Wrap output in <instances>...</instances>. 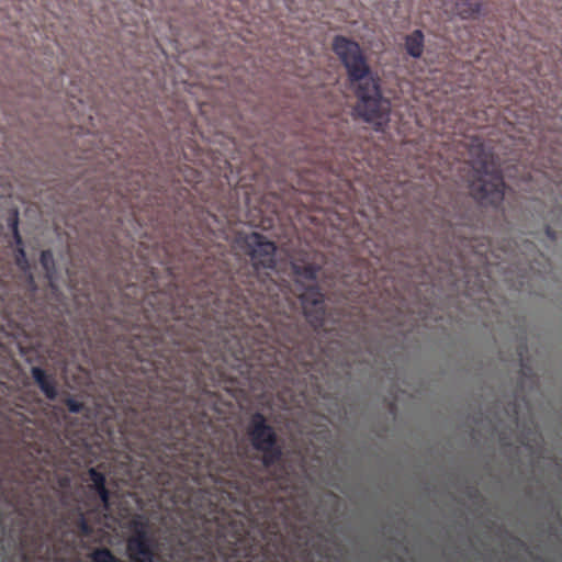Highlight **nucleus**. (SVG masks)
<instances>
[{
    "label": "nucleus",
    "mask_w": 562,
    "mask_h": 562,
    "mask_svg": "<svg viewBox=\"0 0 562 562\" xmlns=\"http://www.w3.org/2000/svg\"><path fill=\"white\" fill-rule=\"evenodd\" d=\"M30 373H32V379L35 381L36 386H38L40 392L44 393L45 398L55 401L58 395V392L56 391L55 376L46 373L45 370L40 367H32Z\"/></svg>",
    "instance_id": "obj_6"
},
{
    "label": "nucleus",
    "mask_w": 562,
    "mask_h": 562,
    "mask_svg": "<svg viewBox=\"0 0 562 562\" xmlns=\"http://www.w3.org/2000/svg\"><path fill=\"white\" fill-rule=\"evenodd\" d=\"M406 54L419 58L423 53V33L420 30H415L405 37Z\"/></svg>",
    "instance_id": "obj_10"
},
{
    "label": "nucleus",
    "mask_w": 562,
    "mask_h": 562,
    "mask_svg": "<svg viewBox=\"0 0 562 562\" xmlns=\"http://www.w3.org/2000/svg\"><path fill=\"white\" fill-rule=\"evenodd\" d=\"M246 436H248L252 450L261 453L263 468L271 469L274 464L280 463L283 458V447L278 441L274 428L268 424L262 413L256 412L249 417Z\"/></svg>",
    "instance_id": "obj_3"
},
{
    "label": "nucleus",
    "mask_w": 562,
    "mask_h": 562,
    "mask_svg": "<svg viewBox=\"0 0 562 562\" xmlns=\"http://www.w3.org/2000/svg\"><path fill=\"white\" fill-rule=\"evenodd\" d=\"M547 236H549L550 239H553V232H551L550 228H547Z\"/></svg>",
    "instance_id": "obj_21"
},
{
    "label": "nucleus",
    "mask_w": 562,
    "mask_h": 562,
    "mask_svg": "<svg viewBox=\"0 0 562 562\" xmlns=\"http://www.w3.org/2000/svg\"><path fill=\"white\" fill-rule=\"evenodd\" d=\"M132 349L136 351V341L135 340H133V342H132Z\"/></svg>",
    "instance_id": "obj_23"
},
{
    "label": "nucleus",
    "mask_w": 562,
    "mask_h": 562,
    "mask_svg": "<svg viewBox=\"0 0 562 562\" xmlns=\"http://www.w3.org/2000/svg\"><path fill=\"white\" fill-rule=\"evenodd\" d=\"M126 557L130 562H155L156 541L149 533L147 521L137 516L127 522Z\"/></svg>",
    "instance_id": "obj_4"
},
{
    "label": "nucleus",
    "mask_w": 562,
    "mask_h": 562,
    "mask_svg": "<svg viewBox=\"0 0 562 562\" xmlns=\"http://www.w3.org/2000/svg\"><path fill=\"white\" fill-rule=\"evenodd\" d=\"M88 558L91 562H122V560L114 555L111 549L106 547L95 548L89 553Z\"/></svg>",
    "instance_id": "obj_12"
},
{
    "label": "nucleus",
    "mask_w": 562,
    "mask_h": 562,
    "mask_svg": "<svg viewBox=\"0 0 562 562\" xmlns=\"http://www.w3.org/2000/svg\"><path fill=\"white\" fill-rule=\"evenodd\" d=\"M88 477L89 482H91V484H89V490L93 491L95 495H98L99 501H101L102 507H104V509H108L111 493L105 486V475L97 468H89Z\"/></svg>",
    "instance_id": "obj_7"
},
{
    "label": "nucleus",
    "mask_w": 562,
    "mask_h": 562,
    "mask_svg": "<svg viewBox=\"0 0 562 562\" xmlns=\"http://www.w3.org/2000/svg\"><path fill=\"white\" fill-rule=\"evenodd\" d=\"M10 225H11V232H13L14 243H16V245H21V243H23V240L21 239V236L19 235V232H18V217L16 216L11 218Z\"/></svg>",
    "instance_id": "obj_17"
},
{
    "label": "nucleus",
    "mask_w": 562,
    "mask_h": 562,
    "mask_svg": "<svg viewBox=\"0 0 562 562\" xmlns=\"http://www.w3.org/2000/svg\"><path fill=\"white\" fill-rule=\"evenodd\" d=\"M302 315L311 325L314 331L324 329L325 326V296L318 285L313 284L304 288L301 295Z\"/></svg>",
    "instance_id": "obj_5"
},
{
    "label": "nucleus",
    "mask_w": 562,
    "mask_h": 562,
    "mask_svg": "<svg viewBox=\"0 0 562 562\" xmlns=\"http://www.w3.org/2000/svg\"><path fill=\"white\" fill-rule=\"evenodd\" d=\"M130 179L132 180H135V186L132 187V188H127L126 189V196L130 195V196H133L134 192L139 190L140 188L144 187V181H139V176L136 173H132V176H130Z\"/></svg>",
    "instance_id": "obj_15"
},
{
    "label": "nucleus",
    "mask_w": 562,
    "mask_h": 562,
    "mask_svg": "<svg viewBox=\"0 0 562 562\" xmlns=\"http://www.w3.org/2000/svg\"><path fill=\"white\" fill-rule=\"evenodd\" d=\"M79 529L80 532H82V535L86 537H89V535L92 532V529L90 528L89 524L83 518H80L79 520Z\"/></svg>",
    "instance_id": "obj_18"
},
{
    "label": "nucleus",
    "mask_w": 562,
    "mask_h": 562,
    "mask_svg": "<svg viewBox=\"0 0 562 562\" xmlns=\"http://www.w3.org/2000/svg\"><path fill=\"white\" fill-rule=\"evenodd\" d=\"M454 13L462 20H470L479 13V0H456Z\"/></svg>",
    "instance_id": "obj_9"
},
{
    "label": "nucleus",
    "mask_w": 562,
    "mask_h": 562,
    "mask_svg": "<svg viewBox=\"0 0 562 562\" xmlns=\"http://www.w3.org/2000/svg\"><path fill=\"white\" fill-rule=\"evenodd\" d=\"M136 432H138V434L143 435V434H144V429H143V427L137 428V429H136Z\"/></svg>",
    "instance_id": "obj_22"
},
{
    "label": "nucleus",
    "mask_w": 562,
    "mask_h": 562,
    "mask_svg": "<svg viewBox=\"0 0 562 562\" xmlns=\"http://www.w3.org/2000/svg\"><path fill=\"white\" fill-rule=\"evenodd\" d=\"M40 266L44 268L48 280H52L53 276H55V259H53L52 250H42V254H40Z\"/></svg>",
    "instance_id": "obj_13"
},
{
    "label": "nucleus",
    "mask_w": 562,
    "mask_h": 562,
    "mask_svg": "<svg viewBox=\"0 0 562 562\" xmlns=\"http://www.w3.org/2000/svg\"><path fill=\"white\" fill-rule=\"evenodd\" d=\"M462 270H464V290L465 294L472 295L475 292H482L484 290V281L479 277V272L472 271L471 268L463 265L462 260H459Z\"/></svg>",
    "instance_id": "obj_8"
},
{
    "label": "nucleus",
    "mask_w": 562,
    "mask_h": 562,
    "mask_svg": "<svg viewBox=\"0 0 562 562\" xmlns=\"http://www.w3.org/2000/svg\"><path fill=\"white\" fill-rule=\"evenodd\" d=\"M333 52L345 66L349 85L355 88L356 98H358L356 111L359 116L368 123L376 125L384 123L390 113V103L382 98L379 79L372 72L362 48L356 41L337 35L333 41Z\"/></svg>",
    "instance_id": "obj_1"
},
{
    "label": "nucleus",
    "mask_w": 562,
    "mask_h": 562,
    "mask_svg": "<svg viewBox=\"0 0 562 562\" xmlns=\"http://www.w3.org/2000/svg\"><path fill=\"white\" fill-rule=\"evenodd\" d=\"M474 166L477 176L471 182V194L481 205L499 209L506 188L499 168L486 155L477 158Z\"/></svg>",
    "instance_id": "obj_2"
},
{
    "label": "nucleus",
    "mask_w": 562,
    "mask_h": 562,
    "mask_svg": "<svg viewBox=\"0 0 562 562\" xmlns=\"http://www.w3.org/2000/svg\"><path fill=\"white\" fill-rule=\"evenodd\" d=\"M161 484H164V485H165L164 491H166V492H169V491H171V490H177V484H172V483H171V482H169V481H161Z\"/></svg>",
    "instance_id": "obj_19"
},
{
    "label": "nucleus",
    "mask_w": 562,
    "mask_h": 562,
    "mask_svg": "<svg viewBox=\"0 0 562 562\" xmlns=\"http://www.w3.org/2000/svg\"><path fill=\"white\" fill-rule=\"evenodd\" d=\"M446 266H448L449 271H451V273H452L453 272V265H452V262H446ZM452 276H456V273L453 272Z\"/></svg>",
    "instance_id": "obj_20"
},
{
    "label": "nucleus",
    "mask_w": 562,
    "mask_h": 562,
    "mask_svg": "<svg viewBox=\"0 0 562 562\" xmlns=\"http://www.w3.org/2000/svg\"><path fill=\"white\" fill-rule=\"evenodd\" d=\"M16 265L18 267L22 268V270L27 268L26 254L24 252L23 248H18Z\"/></svg>",
    "instance_id": "obj_16"
},
{
    "label": "nucleus",
    "mask_w": 562,
    "mask_h": 562,
    "mask_svg": "<svg viewBox=\"0 0 562 562\" xmlns=\"http://www.w3.org/2000/svg\"><path fill=\"white\" fill-rule=\"evenodd\" d=\"M293 274L301 280H306L308 282H315L316 277L318 276V267L314 265H292Z\"/></svg>",
    "instance_id": "obj_11"
},
{
    "label": "nucleus",
    "mask_w": 562,
    "mask_h": 562,
    "mask_svg": "<svg viewBox=\"0 0 562 562\" xmlns=\"http://www.w3.org/2000/svg\"><path fill=\"white\" fill-rule=\"evenodd\" d=\"M64 404H66L67 409L72 414H80V412L83 411V403L72 397H67L66 401H64Z\"/></svg>",
    "instance_id": "obj_14"
}]
</instances>
